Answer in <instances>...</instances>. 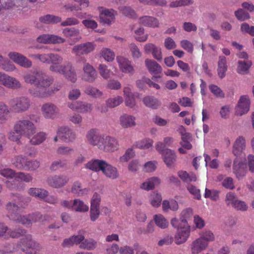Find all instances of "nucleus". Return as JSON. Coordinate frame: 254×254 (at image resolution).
Segmentation results:
<instances>
[{"label":"nucleus","mask_w":254,"mask_h":254,"mask_svg":"<svg viewBox=\"0 0 254 254\" xmlns=\"http://www.w3.org/2000/svg\"><path fill=\"white\" fill-rule=\"evenodd\" d=\"M193 214V211L191 208H187L182 211L180 213V224L187 225L188 224V221L192 217Z\"/></svg>","instance_id":"nucleus-43"},{"label":"nucleus","mask_w":254,"mask_h":254,"mask_svg":"<svg viewBox=\"0 0 254 254\" xmlns=\"http://www.w3.org/2000/svg\"><path fill=\"white\" fill-rule=\"evenodd\" d=\"M105 163V161L101 160H91L86 164V167L96 172L102 171Z\"/></svg>","instance_id":"nucleus-42"},{"label":"nucleus","mask_w":254,"mask_h":254,"mask_svg":"<svg viewBox=\"0 0 254 254\" xmlns=\"http://www.w3.org/2000/svg\"><path fill=\"white\" fill-rule=\"evenodd\" d=\"M240 30L244 34L254 36V26H250L247 23L244 22L241 24Z\"/></svg>","instance_id":"nucleus-64"},{"label":"nucleus","mask_w":254,"mask_h":254,"mask_svg":"<svg viewBox=\"0 0 254 254\" xmlns=\"http://www.w3.org/2000/svg\"><path fill=\"white\" fill-rule=\"evenodd\" d=\"M0 83L9 88L17 89L21 86V83L16 78L0 72Z\"/></svg>","instance_id":"nucleus-13"},{"label":"nucleus","mask_w":254,"mask_h":254,"mask_svg":"<svg viewBox=\"0 0 254 254\" xmlns=\"http://www.w3.org/2000/svg\"><path fill=\"white\" fill-rule=\"evenodd\" d=\"M53 79L42 73V77L38 82L35 89H30V93L35 97L44 98L48 97L52 93V90L49 89L52 84Z\"/></svg>","instance_id":"nucleus-4"},{"label":"nucleus","mask_w":254,"mask_h":254,"mask_svg":"<svg viewBox=\"0 0 254 254\" xmlns=\"http://www.w3.org/2000/svg\"><path fill=\"white\" fill-rule=\"evenodd\" d=\"M135 156V152L132 148H128L125 154L119 158V162L121 163L127 162L129 160Z\"/></svg>","instance_id":"nucleus-58"},{"label":"nucleus","mask_w":254,"mask_h":254,"mask_svg":"<svg viewBox=\"0 0 254 254\" xmlns=\"http://www.w3.org/2000/svg\"><path fill=\"white\" fill-rule=\"evenodd\" d=\"M14 128L27 136L28 134L35 131V127L30 121L23 120L18 121L14 125Z\"/></svg>","instance_id":"nucleus-10"},{"label":"nucleus","mask_w":254,"mask_h":254,"mask_svg":"<svg viewBox=\"0 0 254 254\" xmlns=\"http://www.w3.org/2000/svg\"><path fill=\"white\" fill-rule=\"evenodd\" d=\"M71 191L77 196H83L89 193L90 190L88 188H82L81 183L75 182L71 188Z\"/></svg>","instance_id":"nucleus-36"},{"label":"nucleus","mask_w":254,"mask_h":254,"mask_svg":"<svg viewBox=\"0 0 254 254\" xmlns=\"http://www.w3.org/2000/svg\"><path fill=\"white\" fill-rule=\"evenodd\" d=\"M83 70L84 71V79L88 81H94L96 76L97 74L93 67L88 63H85L83 65Z\"/></svg>","instance_id":"nucleus-31"},{"label":"nucleus","mask_w":254,"mask_h":254,"mask_svg":"<svg viewBox=\"0 0 254 254\" xmlns=\"http://www.w3.org/2000/svg\"><path fill=\"white\" fill-rule=\"evenodd\" d=\"M251 100L248 95H242L240 97L235 109V115L241 116L247 113L250 109Z\"/></svg>","instance_id":"nucleus-9"},{"label":"nucleus","mask_w":254,"mask_h":254,"mask_svg":"<svg viewBox=\"0 0 254 254\" xmlns=\"http://www.w3.org/2000/svg\"><path fill=\"white\" fill-rule=\"evenodd\" d=\"M85 239V236L83 234L79 233L78 235H73L68 238L65 239L62 244L64 247H70L74 245L81 244Z\"/></svg>","instance_id":"nucleus-26"},{"label":"nucleus","mask_w":254,"mask_h":254,"mask_svg":"<svg viewBox=\"0 0 254 254\" xmlns=\"http://www.w3.org/2000/svg\"><path fill=\"white\" fill-rule=\"evenodd\" d=\"M134 33L135 39L139 42H145L148 39V35L144 34V29L143 27H139L134 30Z\"/></svg>","instance_id":"nucleus-54"},{"label":"nucleus","mask_w":254,"mask_h":254,"mask_svg":"<svg viewBox=\"0 0 254 254\" xmlns=\"http://www.w3.org/2000/svg\"><path fill=\"white\" fill-rule=\"evenodd\" d=\"M34 133V131L32 133L28 134L27 136L32 144H39L45 140L46 134L44 132H38L35 134Z\"/></svg>","instance_id":"nucleus-41"},{"label":"nucleus","mask_w":254,"mask_h":254,"mask_svg":"<svg viewBox=\"0 0 254 254\" xmlns=\"http://www.w3.org/2000/svg\"><path fill=\"white\" fill-rule=\"evenodd\" d=\"M253 65L251 60H238L237 63L236 72L240 75L248 74Z\"/></svg>","instance_id":"nucleus-24"},{"label":"nucleus","mask_w":254,"mask_h":254,"mask_svg":"<svg viewBox=\"0 0 254 254\" xmlns=\"http://www.w3.org/2000/svg\"><path fill=\"white\" fill-rule=\"evenodd\" d=\"M28 192L31 196L42 199L44 198L48 194L46 190L38 188H31L29 190Z\"/></svg>","instance_id":"nucleus-53"},{"label":"nucleus","mask_w":254,"mask_h":254,"mask_svg":"<svg viewBox=\"0 0 254 254\" xmlns=\"http://www.w3.org/2000/svg\"><path fill=\"white\" fill-rule=\"evenodd\" d=\"M215 240L213 232L207 230L201 232L198 238L192 242L190 246L191 254H199L206 250L210 242Z\"/></svg>","instance_id":"nucleus-1"},{"label":"nucleus","mask_w":254,"mask_h":254,"mask_svg":"<svg viewBox=\"0 0 254 254\" xmlns=\"http://www.w3.org/2000/svg\"><path fill=\"white\" fill-rule=\"evenodd\" d=\"M27 160L22 156H17L15 158L13 162L14 166L19 169L25 170L26 162Z\"/></svg>","instance_id":"nucleus-63"},{"label":"nucleus","mask_w":254,"mask_h":254,"mask_svg":"<svg viewBox=\"0 0 254 254\" xmlns=\"http://www.w3.org/2000/svg\"><path fill=\"white\" fill-rule=\"evenodd\" d=\"M144 52L146 54L151 53L153 58L158 61L162 59L161 49L151 43H148L143 47Z\"/></svg>","instance_id":"nucleus-21"},{"label":"nucleus","mask_w":254,"mask_h":254,"mask_svg":"<svg viewBox=\"0 0 254 254\" xmlns=\"http://www.w3.org/2000/svg\"><path fill=\"white\" fill-rule=\"evenodd\" d=\"M153 140L149 138H146L136 141L134 143L136 148L141 149H149L153 146Z\"/></svg>","instance_id":"nucleus-46"},{"label":"nucleus","mask_w":254,"mask_h":254,"mask_svg":"<svg viewBox=\"0 0 254 254\" xmlns=\"http://www.w3.org/2000/svg\"><path fill=\"white\" fill-rule=\"evenodd\" d=\"M153 220L155 225L161 229H166L169 226V221L162 214L158 213L154 215Z\"/></svg>","instance_id":"nucleus-35"},{"label":"nucleus","mask_w":254,"mask_h":254,"mask_svg":"<svg viewBox=\"0 0 254 254\" xmlns=\"http://www.w3.org/2000/svg\"><path fill=\"white\" fill-rule=\"evenodd\" d=\"M42 77V73L39 72H33L27 73L23 76L24 81L26 83L33 84L37 86L38 81Z\"/></svg>","instance_id":"nucleus-39"},{"label":"nucleus","mask_w":254,"mask_h":254,"mask_svg":"<svg viewBox=\"0 0 254 254\" xmlns=\"http://www.w3.org/2000/svg\"><path fill=\"white\" fill-rule=\"evenodd\" d=\"M118 148L119 143L116 138L104 135L99 149L105 152H112L117 150Z\"/></svg>","instance_id":"nucleus-8"},{"label":"nucleus","mask_w":254,"mask_h":254,"mask_svg":"<svg viewBox=\"0 0 254 254\" xmlns=\"http://www.w3.org/2000/svg\"><path fill=\"white\" fill-rule=\"evenodd\" d=\"M12 107L18 112H23L29 109L30 102L28 98L25 97H19L12 101Z\"/></svg>","instance_id":"nucleus-18"},{"label":"nucleus","mask_w":254,"mask_h":254,"mask_svg":"<svg viewBox=\"0 0 254 254\" xmlns=\"http://www.w3.org/2000/svg\"><path fill=\"white\" fill-rule=\"evenodd\" d=\"M148 201L153 207L158 208L160 206L162 201V195L157 191H153L149 196Z\"/></svg>","instance_id":"nucleus-40"},{"label":"nucleus","mask_w":254,"mask_h":254,"mask_svg":"<svg viewBox=\"0 0 254 254\" xmlns=\"http://www.w3.org/2000/svg\"><path fill=\"white\" fill-rule=\"evenodd\" d=\"M123 102L122 96H118L115 97L108 99L106 101V105L109 108H115L120 105Z\"/></svg>","instance_id":"nucleus-57"},{"label":"nucleus","mask_w":254,"mask_h":254,"mask_svg":"<svg viewBox=\"0 0 254 254\" xmlns=\"http://www.w3.org/2000/svg\"><path fill=\"white\" fill-rule=\"evenodd\" d=\"M0 174L7 178L11 179L14 178L13 180L8 181L6 182V187L10 189L15 188V185L13 184V182L14 183L19 181L29 182L32 180V177L29 174H25L21 172L15 174L12 170L8 168L1 170Z\"/></svg>","instance_id":"nucleus-5"},{"label":"nucleus","mask_w":254,"mask_h":254,"mask_svg":"<svg viewBox=\"0 0 254 254\" xmlns=\"http://www.w3.org/2000/svg\"><path fill=\"white\" fill-rule=\"evenodd\" d=\"M41 22L45 24H54L61 21V18L53 15H46L39 18Z\"/></svg>","instance_id":"nucleus-51"},{"label":"nucleus","mask_w":254,"mask_h":254,"mask_svg":"<svg viewBox=\"0 0 254 254\" xmlns=\"http://www.w3.org/2000/svg\"><path fill=\"white\" fill-rule=\"evenodd\" d=\"M178 175L180 179L185 182H195L197 181V177L195 174L193 173L189 174L185 171H179L178 172Z\"/></svg>","instance_id":"nucleus-48"},{"label":"nucleus","mask_w":254,"mask_h":254,"mask_svg":"<svg viewBox=\"0 0 254 254\" xmlns=\"http://www.w3.org/2000/svg\"><path fill=\"white\" fill-rule=\"evenodd\" d=\"M101 196L100 194L95 192L90 200V206L89 210L90 219L92 222L96 221L101 214L100 203Z\"/></svg>","instance_id":"nucleus-6"},{"label":"nucleus","mask_w":254,"mask_h":254,"mask_svg":"<svg viewBox=\"0 0 254 254\" xmlns=\"http://www.w3.org/2000/svg\"><path fill=\"white\" fill-rule=\"evenodd\" d=\"M21 247L23 251H34L38 250L39 246L32 238L31 236L28 235L21 240Z\"/></svg>","instance_id":"nucleus-23"},{"label":"nucleus","mask_w":254,"mask_h":254,"mask_svg":"<svg viewBox=\"0 0 254 254\" xmlns=\"http://www.w3.org/2000/svg\"><path fill=\"white\" fill-rule=\"evenodd\" d=\"M143 102L146 106L154 109L158 108L161 105V103L158 99L150 96L144 97Z\"/></svg>","instance_id":"nucleus-49"},{"label":"nucleus","mask_w":254,"mask_h":254,"mask_svg":"<svg viewBox=\"0 0 254 254\" xmlns=\"http://www.w3.org/2000/svg\"><path fill=\"white\" fill-rule=\"evenodd\" d=\"M68 182L67 176L64 175H58L50 177L48 179L50 186L55 188H60L65 186Z\"/></svg>","instance_id":"nucleus-19"},{"label":"nucleus","mask_w":254,"mask_h":254,"mask_svg":"<svg viewBox=\"0 0 254 254\" xmlns=\"http://www.w3.org/2000/svg\"><path fill=\"white\" fill-rule=\"evenodd\" d=\"M64 35L69 38L70 41L73 43L78 42L81 39L79 36V30L75 28H66L63 31Z\"/></svg>","instance_id":"nucleus-25"},{"label":"nucleus","mask_w":254,"mask_h":254,"mask_svg":"<svg viewBox=\"0 0 254 254\" xmlns=\"http://www.w3.org/2000/svg\"><path fill=\"white\" fill-rule=\"evenodd\" d=\"M97 246L96 241L90 239L85 240L79 245V248L81 249L87 250L88 251H92L96 249Z\"/></svg>","instance_id":"nucleus-52"},{"label":"nucleus","mask_w":254,"mask_h":254,"mask_svg":"<svg viewBox=\"0 0 254 254\" xmlns=\"http://www.w3.org/2000/svg\"><path fill=\"white\" fill-rule=\"evenodd\" d=\"M8 57L13 62L25 68L30 67L32 63L27 58L17 52H10Z\"/></svg>","instance_id":"nucleus-16"},{"label":"nucleus","mask_w":254,"mask_h":254,"mask_svg":"<svg viewBox=\"0 0 254 254\" xmlns=\"http://www.w3.org/2000/svg\"><path fill=\"white\" fill-rule=\"evenodd\" d=\"M10 117L8 107L4 103L0 102V123H5Z\"/></svg>","instance_id":"nucleus-45"},{"label":"nucleus","mask_w":254,"mask_h":254,"mask_svg":"<svg viewBox=\"0 0 254 254\" xmlns=\"http://www.w3.org/2000/svg\"><path fill=\"white\" fill-rule=\"evenodd\" d=\"M41 111L44 117L46 119H53L58 114L59 108L55 104L48 103L43 105Z\"/></svg>","instance_id":"nucleus-20"},{"label":"nucleus","mask_w":254,"mask_h":254,"mask_svg":"<svg viewBox=\"0 0 254 254\" xmlns=\"http://www.w3.org/2000/svg\"><path fill=\"white\" fill-rule=\"evenodd\" d=\"M100 57L107 62H113L115 58V54L110 49L104 48L100 52Z\"/></svg>","instance_id":"nucleus-47"},{"label":"nucleus","mask_w":254,"mask_h":254,"mask_svg":"<svg viewBox=\"0 0 254 254\" xmlns=\"http://www.w3.org/2000/svg\"><path fill=\"white\" fill-rule=\"evenodd\" d=\"M25 233L22 229H11L4 223L0 222V238L4 239L20 237Z\"/></svg>","instance_id":"nucleus-7"},{"label":"nucleus","mask_w":254,"mask_h":254,"mask_svg":"<svg viewBox=\"0 0 254 254\" xmlns=\"http://www.w3.org/2000/svg\"><path fill=\"white\" fill-rule=\"evenodd\" d=\"M89 208L87 203L79 198L73 199L72 211L79 213H86L89 211Z\"/></svg>","instance_id":"nucleus-33"},{"label":"nucleus","mask_w":254,"mask_h":254,"mask_svg":"<svg viewBox=\"0 0 254 254\" xmlns=\"http://www.w3.org/2000/svg\"><path fill=\"white\" fill-rule=\"evenodd\" d=\"M145 65L151 74L161 73L162 71L161 66L154 60L147 59L145 60Z\"/></svg>","instance_id":"nucleus-30"},{"label":"nucleus","mask_w":254,"mask_h":254,"mask_svg":"<svg viewBox=\"0 0 254 254\" xmlns=\"http://www.w3.org/2000/svg\"><path fill=\"white\" fill-rule=\"evenodd\" d=\"M233 171L237 179L239 180L242 179L248 172L247 163L239 160L238 158H236L234 161Z\"/></svg>","instance_id":"nucleus-14"},{"label":"nucleus","mask_w":254,"mask_h":254,"mask_svg":"<svg viewBox=\"0 0 254 254\" xmlns=\"http://www.w3.org/2000/svg\"><path fill=\"white\" fill-rule=\"evenodd\" d=\"M170 223L172 226L177 230L174 236L175 244L180 245L185 243L190 236L191 226L189 224H180V221L176 217L172 218Z\"/></svg>","instance_id":"nucleus-2"},{"label":"nucleus","mask_w":254,"mask_h":254,"mask_svg":"<svg viewBox=\"0 0 254 254\" xmlns=\"http://www.w3.org/2000/svg\"><path fill=\"white\" fill-rule=\"evenodd\" d=\"M219 192L215 190H209L206 188L204 196L205 198H209L212 200H217L219 198Z\"/></svg>","instance_id":"nucleus-60"},{"label":"nucleus","mask_w":254,"mask_h":254,"mask_svg":"<svg viewBox=\"0 0 254 254\" xmlns=\"http://www.w3.org/2000/svg\"><path fill=\"white\" fill-rule=\"evenodd\" d=\"M102 171L109 178L114 179L118 177V173L117 169L108 164L107 162L105 163V165Z\"/></svg>","instance_id":"nucleus-44"},{"label":"nucleus","mask_w":254,"mask_h":254,"mask_svg":"<svg viewBox=\"0 0 254 254\" xmlns=\"http://www.w3.org/2000/svg\"><path fill=\"white\" fill-rule=\"evenodd\" d=\"M164 163L168 167H172L176 160V155L175 152L171 149L167 150L166 152L162 155Z\"/></svg>","instance_id":"nucleus-38"},{"label":"nucleus","mask_w":254,"mask_h":254,"mask_svg":"<svg viewBox=\"0 0 254 254\" xmlns=\"http://www.w3.org/2000/svg\"><path fill=\"white\" fill-rule=\"evenodd\" d=\"M6 209L10 213L11 219L26 226H29L32 223L38 222L41 219V215L40 214L28 216H21L13 214L14 212H16L18 210V206L14 203H8L6 206Z\"/></svg>","instance_id":"nucleus-3"},{"label":"nucleus","mask_w":254,"mask_h":254,"mask_svg":"<svg viewBox=\"0 0 254 254\" xmlns=\"http://www.w3.org/2000/svg\"><path fill=\"white\" fill-rule=\"evenodd\" d=\"M162 208L163 212H168L169 210L176 211L179 209L178 202L173 199L164 200L162 203Z\"/></svg>","instance_id":"nucleus-37"},{"label":"nucleus","mask_w":254,"mask_h":254,"mask_svg":"<svg viewBox=\"0 0 254 254\" xmlns=\"http://www.w3.org/2000/svg\"><path fill=\"white\" fill-rule=\"evenodd\" d=\"M116 60L119 69L122 72L131 75L133 74L134 68L128 59L123 56H117Z\"/></svg>","instance_id":"nucleus-12"},{"label":"nucleus","mask_w":254,"mask_h":254,"mask_svg":"<svg viewBox=\"0 0 254 254\" xmlns=\"http://www.w3.org/2000/svg\"><path fill=\"white\" fill-rule=\"evenodd\" d=\"M139 22L144 26L156 28L159 26L158 20L155 17L149 16H144L139 18Z\"/></svg>","instance_id":"nucleus-34"},{"label":"nucleus","mask_w":254,"mask_h":254,"mask_svg":"<svg viewBox=\"0 0 254 254\" xmlns=\"http://www.w3.org/2000/svg\"><path fill=\"white\" fill-rule=\"evenodd\" d=\"M192 3V0H172L170 2L169 6L170 8H176L188 5Z\"/></svg>","instance_id":"nucleus-55"},{"label":"nucleus","mask_w":254,"mask_h":254,"mask_svg":"<svg viewBox=\"0 0 254 254\" xmlns=\"http://www.w3.org/2000/svg\"><path fill=\"white\" fill-rule=\"evenodd\" d=\"M103 136L104 135L100 134L98 130L96 129L89 130L86 134V138L88 143L93 146H97L98 148Z\"/></svg>","instance_id":"nucleus-15"},{"label":"nucleus","mask_w":254,"mask_h":254,"mask_svg":"<svg viewBox=\"0 0 254 254\" xmlns=\"http://www.w3.org/2000/svg\"><path fill=\"white\" fill-rule=\"evenodd\" d=\"M238 200L236 195L232 192H229L226 195L225 202L228 206L233 207Z\"/></svg>","instance_id":"nucleus-59"},{"label":"nucleus","mask_w":254,"mask_h":254,"mask_svg":"<svg viewBox=\"0 0 254 254\" xmlns=\"http://www.w3.org/2000/svg\"><path fill=\"white\" fill-rule=\"evenodd\" d=\"M228 70L227 59L224 56H220L218 61L217 73L219 77L223 78L226 76Z\"/></svg>","instance_id":"nucleus-32"},{"label":"nucleus","mask_w":254,"mask_h":254,"mask_svg":"<svg viewBox=\"0 0 254 254\" xmlns=\"http://www.w3.org/2000/svg\"><path fill=\"white\" fill-rule=\"evenodd\" d=\"M158 162L156 161H149L145 163L143 166V171L146 173H152L157 169Z\"/></svg>","instance_id":"nucleus-56"},{"label":"nucleus","mask_w":254,"mask_h":254,"mask_svg":"<svg viewBox=\"0 0 254 254\" xmlns=\"http://www.w3.org/2000/svg\"><path fill=\"white\" fill-rule=\"evenodd\" d=\"M246 147V143L245 138L243 136H239L233 144L232 152L237 158L241 156Z\"/></svg>","instance_id":"nucleus-22"},{"label":"nucleus","mask_w":254,"mask_h":254,"mask_svg":"<svg viewBox=\"0 0 254 254\" xmlns=\"http://www.w3.org/2000/svg\"><path fill=\"white\" fill-rule=\"evenodd\" d=\"M211 92L217 98H222L224 97V93L220 87L214 84L209 86Z\"/></svg>","instance_id":"nucleus-62"},{"label":"nucleus","mask_w":254,"mask_h":254,"mask_svg":"<svg viewBox=\"0 0 254 254\" xmlns=\"http://www.w3.org/2000/svg\"><path fill=\"white\" fill-rule=\"evenodd\" d=\"M161 183V180L157 177H151L143 182L140 188L145 190H150L154 189L156 187L159 186Z\"/></svg>","instance_id":"nucleus-28"},{"label":"nucleus","mask_w":254,"mask_h":254,"mask_svg":"<svg viewBox=\"0 0 254 254\" xmlns=\"http://www.w3.org/2000/svg\"><path fill=\"white\" fill-rule=\"evenodd\" d=\"M70 68V64H52L50 67L51 71L59 73L64 75L66 70H69Z\"/></svg>","instance_id":"nucleus-50"},{"label":"nucleus","mask_w":254,"mask_h":254,"mask_svg":"<svg viewBox=\"0 0 254 254\" xmlns=\"http://www.w3.org/2000/svg\"><path fill=\"white\" fill-rule=\"evenodd\" d=\"M58 137L71 141L75 138V134L68 127H62L58 129L57 136L54 138V140L57 141Z\"/></svg>","instance_id":"nucleus-27"},{"label":"nucleus","mask_w":254,"mask_h":254,"mask_svg":"<svg viewBox=\"0 0 254 254\" xmlns=\"http://www.w3.org/2000/svg\"><path fill=\"white\" fill-rule=\"evenodd\" d=\"M99 17L102 22L108 25L114 21L117 12L113 9H107L102 7L99 8Z\"/></svg>","instance_id":"nucleus-11"},{"label":"nucleus","mask_w":254,"mask_h":254,"mask_svg":"<svg viewBox=\"0 0 254 254\" xmlns=\"http://www.w3.org/2000/svg\"><path fill=\"white\" fill-rule=\"evenodd\" d=\"M95 48V45L92 42H86L74 46L72 52L77 55L87 54L92 52Z\"/></svg>","instance_id":"nucleus-17"},{"label":"nucleus","mask_w":254,"mask_h":254,"mask_svg":"<svg viewBox=\"0 0 254 254\" xmlns=\"http://www.w3.org/2000/svg\"><path fill=\"white\" fill-rule=\"evenodd\" d=\"M136 118L133 116L124 114L121 116L120 122L121 126L124 128H130L136 126Z\"/></svg>","instance_id":"nucleus-29"},{"label":"nucleus","mask_w":254,"mask_h":254,"mask_svg":"<svg viewBox=\"0 0 254 254\" xmlns=\"http://www.w3.org/2000/svg\"><path fill=\"white\" fill-rule=\"evenodd\" d=\"M22 134L18 131L15 130L14 128L13 130L10 131L8 134V138L11 141L16 142L19 144L20 142V138Z\"/></svg>","instance_id":"nucleus-61"}]
</instances>
